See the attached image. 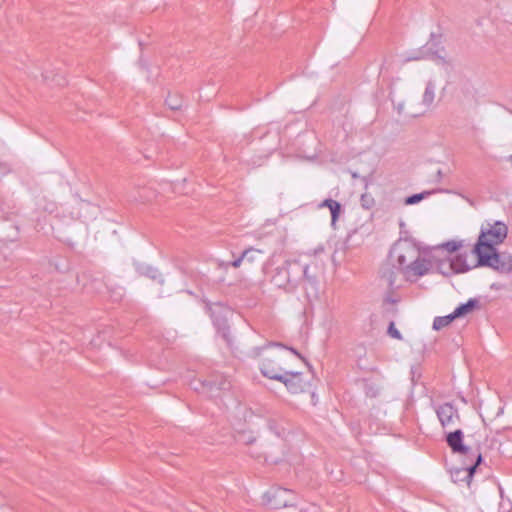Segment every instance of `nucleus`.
<instances>
[{
  "instance_id": "obj_1",
  "label": "nucleus",
  "mask_w": 512,
  "mask_h": 512,
  "mask_svg": "<svg viewBox=\"0 0 512 512\" xmlns=\"http://www.w3.org/2000/svg\"><path fill=\"white\" fill-rule=\"evenodd\" d=\"M295 265L300 267V273L297 276L298 286L302 284L308 301L317 299L319 295V267L317 263H305L300 259L294 260Z\"/></svg>"
},
{
  "instance_id": "obj_2",
  "label": "nucleus",
  "mask_w": 512,
  "mask_h": 512,
  "mask_svg": "<svg viewBox=\"0 0 512 512\" xmlns=\"http://www.w3.org/2000/svg\"><path fill=\"white\" fill-rule=\"evenodd\" d=\"M299 273L300 267L295 265V261L287 260L275 269L271 282L286 292H294L298 287L297 276Z\"/></svg>"
},
{
  "instance_id": "obj_3",
  "label": "nucleus",
  "mask_w": 512,
  "mask_h": 512,
  "mask_svg": "<svg viewBox=\"0 0 512 512\" xmlns=\"http://www.w3.org/2000/svg\"><path fill=\"white\" fill-rule=\"evenodd\" d=\"M418 257H420L419 248L407 239L396 242L390 251V259L397 262L401 271Z\"/></svg>"
},
{
  "instance_id": "obj_4",
  "label": "nucleus",
  "mask_w": 512,
  "mask_h": 512,
  "mask_svg": "<svg viewBox=\"0 0 512 512\" xmlns=\"http://www.w3.org/2000/svg\"><path fill=\"white\" fill-rule=\"evenodd\" d=\"M482 461L481 452L473 453V458L464 459L462 467H455L450 470L451 480L456 484L465 483L469 487L473 475Z\"/></svg>"
},
{
  "instance_id": "obj_5",
  "label": "nucleus",
  "mask_w": 512,
  "mask_h": 512,
  "mask_svg": "<svg viewBox=\"0 0 512 512\" xmlns=\"http://www.w3.org/2000/svg\"><path fill=\"white\" fill-rule=\"evenodd\" d=\"M266 505L274 509L294 506L296 504V494L289 489L281 487H272L263 495Z\"/></svg>"
},
{
  "instance_id": "obj_6",
  "label": "nucleus",
  "mask_w": 512,
  "mask_h": 512,
  "mask_svg": "<svg viewBox=\"0 0 512 512\" xmlns=\"http://www.w3.org/2000/svg\"><path fill=\"white\" fill-rule=\"evenodd\" d=\"M508 228L506 224L501 221H486L482 225L481 233L479 235L480 240L491 242L493 244H500L507 237Z\"/></svg>"
},
{
  "instance_id": "obj_7",
  "label": "nucleus",
  "mask_w": 512,
  "mask_h": 512,
  "mask_svg": "<svg viewBox=\"0 0 512 512\" xmlns=\"http://www.w3.org/2000/svg\"><path fill=\"white\" fill-rule=\"evenodd\" d=\"M464 434L461 429H455L446 434L445 441L454 454L463 456L465 459L473 458V453L480 452V450L473 449L466 446L463 442Z\"/></svg>"
},
{
  "instance_id": "obj_8",
  "label": "nucleus",
  "mask_w": 512,
  "mask_h": 512,
  "mask_svg": "<svg viewBox=\"0 0 512 512\" xmlns=\"http://www.w3.org/2000/svg\"><path fill=\"white\" fill-rule=\"evenodd\" d=\"M435 413L443 429H451L460 422L459 411L450 402L436 406Z\"/></svg>"
},
{
  "instance_id": "obj_9",
  "label": "nucleus",
  "mask_w": 512,
  "mask_h": 512,
  "mask_svg": "<svg viewBox=\"0 0 512 512\" xmlns=\"http://www.w3.org/2000/svg\"><path fill=\"white\" fill-rule=\"evenodd\" d=\"M191 385L195 391L207 393L210 397H216L219 391L230 387L229 381L222 375H216L212 380L191 383Z\"/></svg>"
},
{
  "instance_id": "obj_10",
  "label": "nucleus",
  "mask_w": 512,
  "mask_h": 512,
  "mask_svg": "<svg viewBox=\"0 0 512 512\" xmlns=\"http://www.w3.org/2000/svg\"><path fill=\"white\" fill-rule=\"evenodd\" d=\"M282 360L283 355L281 353H273L269 357L264 358L260 366L263 376L277 381L281 379L282 374L286 371L280 365Z\"/></svg>"
},
{
  "instance_id": "obj_11",
  "label": "nucleus",
  "mask_w": 512,
  "mask_h": 512,
  "mask_svg": "<svg viewBox=\"0 0 512 512\" xmlns=\"http://www.w3.org/2000/svg\"><path fill=\"white\" fill-rule=\"evenodd\" d=\"M484 267L492 268L500 273H508L512 270V256L506 253H495L492 257H483Z\"/></svg>"
},
{
  "instance_id": "obj_12",
  "label": "nucleus",
  "mask_w": 512,
  "mask_h": 512,
  "mask_svg": "<svg viewBox=\"0 0 512 512\" xmlns=\"http://www.w3.org/2000/svg\"><path fill=\"white\" fill-rule=\"evenodd\" d=\"M430 262L424 258L418 257L415 261L411 262L407 267H405L401 273L405 276L407 280H412V278H417L424 276L428 273L430 269Z\"/></svg>"
},
{
  "instance_id": "obj_13",
  "label": "nucleus",
  "mask_w": 512,
  "mask_h": 512,
  "mask_svg": "<svg viewBox=\"0 0 512 512\" xmlns=\"http://www.w3.org/2000/svg\"><path fill=\"white\" fill-rule=\"evenodd\" d=\"M278 381L284 383L287 389L293 394H297L305 390L306 383L302 380L301 374L298 372L286 370Z\"/></svg>"
},
{
  "instance_id": "obj_14",
  "label": "nucleus",
  "mask_w": 512,
  "mask_h": 512,
  "mask_svg": "<svg viewBox=\"0 0 512 512\" xmlns=\"http://www.w3.org/2000/svg\"><path fill=\"white\" fill-rule=\"evenodd\" d=\"M459 97L461 98L462 104L472 106L478 102L479 91L475 84L470 81H465L461 85Z\"/></svg>"
},
{
  "instance_id": "obj_15",
  "label": "nucleus",
  "mask_w": 512,
  "mask_h": 512,
  "mask_svg": "<svg viewBox=\"0 0 512 512\" xmlns=\"http://www.w3.org/2000/svg\"><path fill=\"white\" fill-rule=\"evenodd\" d=\"M496 244L491 242H486L478 239L477 243L473 248V253L477 256V265L480 267H484L486 264L482 263L483 257H492L495 253H497V249L495 248Z\"/></svg>"
},
{
  "instance_id": "obj_16",
  "label": "nucleus",
  "mask_w": 512,
  "mask_h": 512,
  "mask_svg": "<svg viewBox=\"0 0 512 512\" xmlns=\"http://www.w3.org/2000/svg\"><path fill=\"white\" fill-rule=\"evenodd\" d=\"M399 273H401L399 266L395 267L394 264L390 262L383 264L380 269L382 280H384L387 287L391 289L395 287L396 277Z\"/></svg>"
},
{
  "instance_id": "obj_17",
  "label": "nucleus",
  "mask_w": 512,
  "mask_h": 512,
  "mask_svg": "<svg viewBox=\"0 0 512 512\" xmlns=\"http://www.w3.org/2000/svg\"><path fill=\"white\" fill-rule=\"evenodd\" d=\"M435 90H436V84L434 81L430 80L427 82L425 91L423 93L422 97V106L425 108V110H428L431 105L434 102L435 99Z\"/></svg>"
},
{
  "instance_id": "obj_18",
  "label": "nucleus",
  "mask_w": 512,
  "mask_h": 512,
  "mask_svg": "<svg viewBox=\"0 0 512 512\" xmlns=\"http://www.w3.org/2000/svg\"><path fill=\"white\" fill-rule=\"evenodd\" d=\"M448 265L449 269L455 273H464L470 269V266L466 263V256L462 254L456 255Z\"/></svg>"
},
{
  "instance_id": "obj_19",
  "label": "nucleus",
  "mask_w": 512,
  "mask_h": 512,
  "mask_svg": "<svg viewBox=\"0 0 512 512\" xmlns=\"http://www.w3.org/2000/svg\"><path fill=\"white\" fill-rule=\"evenodd\" d=\"M320 207H327L330 210L331 213V223L332 225H335L339 214L341 212V205L339 202L333 200V199H325L321 204Z\"/></svg>"
},
{
  "instance_id": "obj_20",
  "label": "nucleus",
  "mask_w": 512,
  "mask_h": 512,
  "mask_svg": "<svg viewBox=\"0 0 512 512\" xmlns=\"http://www.w3.org/2000/svg\"><path fill=\"white\" fill-rule=\"evenodd\" d=\"M479 304L477 299H469L466 303L459 305L454 310V317L460 318L471 313Z\"/></svg>"
},
{
  "instance_id": "obj_21",
  "label": "nucleus",
  "mask_w": 512,
  "mask_h": 512,
  "mask_svg": "<svg viewBox=\"0 0 512 512\" xmlns=\"http://www.w3.org/2000/svg\"><path fill=\"white\" fill-rule=\"evenodd\" d=\"M139 272L154 280V281H158L159 283H163V279H162V276L161 274L159 273V271L151 266H143V267H140L139 268Z\"/></svg>"
},
{
  "instance_id": "obj_22",
  "label": "nucleus",
  "mask_w": 512,
  "mask_h": 512,
  "mask_svg": "<svg viewBox=\"0 0 512 512\" xmlns=\"http://www.w3.org/2000/svg\"><path fill=\"white\" fill-rule=\"evenodd\" d=\"M456 317H454V312L443 317H436L433 321V329L440 330L446 326H448Z\"/></svg>"
},
{
  "instance_id": "obj_23",
  "label": "nucleus",
  "mask_w": 512,
  "mask_h": 512,
  "mask_svg": "<svg viewBox=\"0 0 512 512\" xmlns=\"http://www.w3.org/2000/svg\"><path fill=\"white\" fill-rule=\"evenodd\" d=\"M263 254L264 251L255 248H248L242 253L244 260L249 263H253L254 261L258 260Z\"/></svg>"
},
{
  "instance_id": "obj_24",
  "label": "nucleus",
  "mask_w": 512,
  "mask_h": 512,
  "mask_svg": "<svg viewBox=\"0 0 512 512\" xmlns=\"http://www.w3.org/2000/svg\"><path fill=\"white\" fill-rule=\"evenodd\" d=\"M166 105L171 109V110H177L179 109L181 106H182V99L180 96L176 95V94H170L168 95V97L166 98Z\"/></svg>"
},
{
  "instance_id": "obj_25",
  "label": "nucleus",
  "mask_w": 512,
  "mask_h": 512,
  "mask_svg": "<svg viewBox=\"0 0 512 512\" xmlns=\"http://www.w3.org/2000/svg\"><path fill=\"white\" fill-rule=\"evenodd\" d=\"M428 195H430V192L413 194L411 196L406 197L404 203L406 205H414L420 202L421 200L425 199Z\"/></svg>"
},
{
  "instance_id": "obj_26",
  "label": "nucleus",
  "mask_w": 512,
  "mask_h": 512,
  "mask_svg": "<svg viewBox=\"0 0 512 512\" xmlns=\"http://www.w3.org/2000/svg\"><path fill=\"white\" fill-rule=\"evenodd\" d=\"M387 333L392 338H395V339H398V340L402 339V335L399 332V330L395 327L394 322H390V324L388 326Z\"/></svg>"
},
{
  "instance_id": "obj_27",
  "label": "nucleus",
  "mask_w": 512,
  "mask_h": 512,
  "mask_svg": "<svg viewBox=\"0 0 512 512\" xmlns=\"http://www.w3.org/2000/svg\"><path fill=\"white\" fill-rule=\"evenodd\" d=\"M365 393L369 397H376L379 394V388L372 383H367L365 385Z\"/></svg>"
},
{
  "instance_id": "obj_28",
  "label": "nucleus",
  "mask_w": 512,
  "mask_h": 512,
  "mask_svg": "<svg viewBox=\"0 0 512 512\" xmlns=\"http://www.w3.org/2000/svg\"><path fill=\"white\" fill-rule=\"evenodd\" d=\"M361 204H362V206L365 209H369V208H371L373 206L374 199L371 196L367 195V194H363L361 196Z\"/></svg>"
},
{
  "instance_id": "obj_29",
  "label": "nucleus",
  "mask_w": 512,
  "mask_h": 512,
  "mask_svg": "<svg viewBox=\"0 0 512 512\" xmlns=\"http://www.w3.org/2000/svg\"><path fill=\"white\" fill-rule=\"evenodd\" d=\"M460 246L461 244L456 241H449L443 245V247L450 253L457 251Z\"/></svg>"
},
{
  "instance_id": "obj_30",
  "label": "nucleus",
  "mask_w": 512,
  "mask_h": 512,
  "mask_svg": "<svg viewBox=\"0 0 512 512\" xmlns=\"http://www.w3.org/2000/svg\"><path fill=\"white\" fill-rule=\"evenodd\" d=\"M219 332L222 333V337L227 341V343H230V339H229V329L228 327L226 326V323L223 322L222 326H219Z\"/></svg>"
},
{
  "instance_id": "obj_31",
  "label": "nucleus",
  "mask_w": 512,
  "mask_h": 512,
  "mask_svg": "<svg viewBox=\"0 0 512 512\" xmlns=\"http://www.w3.org/2000/svg\"><path fill=\"white\" fill-rule=\"evenodd\" d=\"M399 301L398 298L393 297L391 294L387 295L384 299L385 303L396 304Z\"/></svg>"
},
{
  "instance_id": "obj_32",
  "label": "nucleus",
  "mask_w": 512,
  "mask_h": 512,
  "mask_svg": "<svg viewBox=\"0 0 512 512\" xmlns=\"http://www.w3.org/2000/svg\"><path fill=\"white\" fill-rule=\"evenodd\" d=\"M242 261H244V257H243V255H241V257H239L238 259L234 260V261L232 262V266H233L234 268H238V267L241 265V262H242Z\"/></svg>"
},
{
  "instance_id": "obj_33",
  "label": "nucleus",
  "mask_w": 512,
  "mask_h": 512,
  "mask_svg": "<svg viewBox=\"0 0 512 512\" xmlns=\"http://www.w3.org/2000/svg\"><path fill=\"white\" fill-rule=\"evenodd\" d=\"M132 199H133V200H135V201H138V200H139V201H142V202H145V201H149V200H150V198H149L147 195H142V194L139 196V198H137V197H132Z\"/></svg>"
},
{
  "instance_id": "obj_34",
  "label": "nucleus",
  "mask_w": 512,
  "mask_h": 512,
  "mask_svg": "<svg viewBox=\"0 0 512 512\" xmlns=\"http://www.w3.org/2000/svg\"><path fill=\"white\" fill-rule=\"evenodd\" d=\"M419 59H421V56H420V54H419V53H417V54H415V55H413V56H409V57H407V58H406V61L419 60Z\"/></svg>"
},
{
  "instance_id": "obj_35",
  "label": "nucleus",
  "mask_w": 512,
  "mask_h": 512,
  "mask_svg": "<svg viewBox=\"0 0 512 512\" xmlns=\"http://www.w3.org/2000/svg\"><path fill=\"white\" fill-rule=\"evenodd\" d=\"M8 170L7 165L0 162V173H6Z\"/></svg>"
},
{
  "instance_id": "obj_36",
  "label": "nucleus",
  "mask_w": 512,
  "mask_h": 512,
  "mask_svg": "<svg viewBox=\"0 0 512 512\" xmlns=\"http://www.w3.org/2000/svg\"><path fill=\"white\" fill-rule=\"evenodd\" d=\"M403 109H404V106L403 104H398L397 106V110H398V113L401 114L403 112Z\"/></svg>"
},
{
  "instance_id": "obj_37",
  "label": "nucleus",
  "mask_w": 512,
  "mask_h": 512,
  "mask_svg": "<svg viewBox=\"0 0 512 512\" xmlns=\"http://www.w3.org/2000/svg\"><path fill=\"white\" fill-rule=\"evenodd\" d=\"M289 350H290L293 354H295V355H297L298 357H300V358H301L300 354H299L295 349H293V348H289Z\"/></svg>"
},
{
  "instance_id": "obj_38",
  "label": "nucleus",
  "mask_w": 512,
  "mask_h": 512,
  "mask_svg": "<svg viewBox=\"0 0 512 512\" xmlns=\"http://www.w3.org/2000/svg\"><path fill=\"white\" fill-rule=\"evenodd\" d=\"M56 81V84L57 85H63L64 84V81L63 80H55Z\"/></svg>"
},
{
  "instance_id": "obj_39",
  "label": "nucleus",
  "mask_w": 512,
  "mask_h": 512,
  "mask_svg": "<svg viewBox=\"0 0 512 512\" xmlns=\"http://www.w3.org/2000/svg\"><path fill=\"white\" fill-rule=\"evenodd\" d=\"M437 176H438L439 178L442 176V172H441V170H438V171H437Z\"/></svg>"
},
{
  "instance_id": "obj_40",
  "label": "nucleus",
  "mask_w": 512,
  "mask_h": 512,
  "mask_svg": "<svg viewBox=\"0 0 512 512\" xmlns=\"http://www.w3.org/2000/svg\"><path fill=\"white\" fill-rule=\"evenodd\" d=\"M272 345H273V346H280V344H279V343H273Z\"/></svg>"
}]
</instances>
